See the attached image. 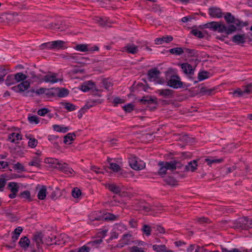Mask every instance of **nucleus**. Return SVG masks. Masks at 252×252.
Returning a JSON list of instances; mask_svg holds the SVG:
<instances>
[{"mask_svg": "<svg viewBox=\"0 0 252 252\" xmlns=\"http://www.w3.org/2000/svg\"><path fill=\"white\" fill-rule=\"evenodd\" d=\"M204 27L215 32L225 33L227 35L230 34L236 31V28L233 25H229L227 27L224 24L218 22L208 23L205 24Z\"/></svg>", "mask_w": 252, "mask_h": 252, "instance_id": "obj_1", "label": "nucleus"}, {"mask_svg": "<svg viewBox=\"0 0 252 252\" xmlns=\"http://www.w3.org/2000/svg\"><path fill=\"white\" fill-rule=\"evenodd\" d=\"M64 58L68 60H72L74 62L81 64L82 66L93 63L94 61V60L88 58L73 55H67L64 57Z\"/></svg>", "mask_w": 252, "mask_h": 252, "instance_id": "obj_2", "label": "nucleus"}, {"mask_svg": "<svg viewBox=\"0 0 252 252\" xmlns=\"http://www.w3.org/2000/svg\"><path fill=\"white\" fill-rule=\"evenodd\" d=\"M224 18L227 24H233L235 27H243L248 25L247 23H244L241 21L239 19L236 18L230 12H226L224 16ZM237 28V27H236Z\"/></svg>", "mask_w": 252, "mask_h": 252, "instance_id": "obj_3", "label": "nucleus"}, {"mask_svg": "<svg viewBox=\"0 0 252 252\" xmlns=\"http://www.w3.org/2000/svg\"><path fill=\"white\" fill-rule=\"evenodd\" d=\"M167 85L174 89H178L183 87V83L180 81L178 76L172 75L167 81Z\"/></svg>", "mask_w": 252, "mask_h": 252, "instance_id": "obj_4", "label": "nucleus"}, {"mask_svg": "<svg viewBox=\"0 0 252 252\" xmlns=\"http://www.w3.org/2000/svg\"><path fill=\"white\" fill-rule=\"evenodd\" d=\"M54 168L59 169L69 176H71L74 172V170L66 163L62 161H60L58 165L54 166Z\"/></svg>", "mask_w": 252, "mask_h": 252, "instance_id": "obj_5", "label": "nucleus"}, {"mask_svg": "<svg viewBox=\"0 0 252 252\" xmlns=\"http://www.w3.org/2000/svg\"><path fill=\"white\" fill-rule=\"evenodd\" d=\"M156 93L165 98H171L173 97L174 91L169 89H159L156 91Z\"/></svg>", "mask_w": 252, "mask_h": 252, "instance_id": "obj_6", "label": "nucleus"}, {"mask_svg": "<svg viewBox=\"0 0 252 252\" xmlns=\"http://www.w3.org/2000/svg\"><path fill=\"white\" fill-rule=\"evenodd\" d=\"M8 188L11 192V193L8 195V197L11 199L15 198L16 194L19 191V187L17 184L15 182H10L8 184Z\"/></svg>", "mask_w": 252, "mask_h": 252, "instance_id": "obj_7", "label": "nucleus"}, {"mask_svg": "<svg viewBox=\"0 0 252 252\" xmlns=\"http://www.w3.org/2000/svg\"><path fill=\"white\" fill-rule=\"evenodd\" d=\"M181 66L183 72L185 74L189 75L190 79H193L191 76L193 75L195 68H193L191 64L188 63H182Z\"/></svg>", "mask_w": 252, "mask_h": 252, "instance_id": "obj_8", "label": "nucleus"}, {"mask_svg": "<svg viewBox=\"0 0 252 252\" xmlns=\"http://www.w3.org/2000/svg\"><path fill=\"white\" fill-rule=\"evenodd\" d=\"M160 73L159 70H158L156 68L151 69L148 71V76L150 80H151L152 79H154V81H158L159 84H162L163 82L161 81H158V75Z\"/></svg>", "mask_w": 252, "mask_h": 252, "instance_id": "obj_9", "label": "nucleus"}, {"mask_svg": "<svg viewBox=\"0 0 252 252\" xmlns=\"http://www.w3.org/2000/svg\"><path fill=\"white\" fill-rule=\"evenodd\" d=\"M123 52H126L131 54H136L138 51V46L133 44H127L122 48Z\"/></svg>", "mask_w": 252, "mask_h": 252, "instance_id": "obj_10", "label": "nucleus"}, {"mask_svg": "<svg viewBox=\"0 0 252 252\" xmlns=\"http://www.w3.org/2000/svg\"><path fill=\"white\" fill-rule=\"evenodd\" d=\"M59 80L57 78V74L54 73L50 72L47 75L44 76L43 78L41 81H44L45 82H49L54 84L59 82Z\"/></svg>", "mask_w": 252, "mask_h": 252, "instance_id": "obj_11", "label": "nucleus"}, {"mask_svg": "<svg viewBox=\"0 0 252 252\" xmlns=\"http://www.w3.org/2000/svg\"><path fill=\"white\" fill-rule=\"evenodd\" d=\"M166 166L167 170H174L177 168H180L182 164L180 162L176 160H172L170 161H165L163 163Z\"/></svg>", "mask_w": 252, "mask_h": 252, "instance_id": "obj_12", "label": "nucleus"}, {"mask_svg": "<svg viewBox=\"0 0 252 252\" xmlns=\"http://www.w3.org/2000/svg\"><path fill=\"white\" fill-rule=\"evenodd\" d=\"M129 163L130 167L134 170H141L145 167L144 163L140 164L138 163L135 157L130 158L129 159Z\"/></svg>", "mask_w": 252, "mask_h": 252, "instance_id": "obj_13", "label": "nucleus"}, {"mask_svg": "<svg viewBox=\"0 0 252 252\" xmlns=\"http://www.w3.org/2000/svg\"><path fill=\"white\" fill-rule=\"evenodd\" d=\"M209 15L213 18H220L222 17V11L220 8L216 7H211L209 9Z\"/></svg>", "mask_w": 252, "mask_h": 252, "instance_id": "obj_14", "label": "nucleus"}, {"mask_svg": "<svg viewBox=\"0 0 252 252\" xmlns=\"http://www.w3.org/2000/svg\"><path fill=\"white\" fill-rule=\"evenodd\" d=\"M139 101L142 104L145 105L157 104V98H153L151 95L144 96L141 99H140Z\"/></svg>", "mask_w": 252, "mask_h": 252, "instance_id": "obj_15", "label": "nucleus"}, {"mask_svg": "<svg viewBox=\"0 0 252 252\" xmlns=\"http://www.w3.org/2000/svg\"><path fill=\"white\" fill-rule=\"evenodd\" d=\"M247 36L245 34H238L232 37V41L238 45H242L246 42Z\"/></svg>", "mask_w": 252, "mask_h": 252, "instance_id": "obj_16", "label": "nucleus"}, {"mask_svg": "<svg viewBox=\"0 0 252 252\" xmlns=\"http://www.w3.org/2000/svg\"><path fill=\"white\" fill-rule=\"evenodd\" d=\"M249 222V218L245 217L242 218H239L234 222L235 227L237 228H246V225Z\"/></svg>", "mask_w": 252, "mask_h": 252, "instance_id": "obj_17", "label": "nucleus"}, {"mask_svg": "<svg viewBox=\"0 0 252 252\" xmlns=\"http://www.w3.org/2000/svg\"><path fill=\"white\" fill-rule=\"evenodd\" d=\"M94 89H95L94 83L92 81H89L85 82L81 86V89L84 92H87L91 90H93Z\"/></svg>", "mask_w": 252, "mask_h": 252, "instance_id": "obj_18", "label": "nucleus"}, {"mask_svg": "<svg viewBox=\"0 0 252 252\" xmlns=\"http://www.w3.org/2000/svg\"><path fill=\"white\" fill-rule=\"evenodd\" d=\"M43 234L41 232H36L33 236V239L36 242V248L38 249L40 248V244H43Z\"/></svg>", "mask_w": 252, "mask_h": 252, "instance_id": "obj_19", "label": "nucleus"}, {"mask_svg": "<svg viewBox=\"0 0 252 252\" xmlns=\"http://www.w3.org/2000/svg\"><path fill=\"white\" fill-rule=\"evenodd\" d=\"M173 37L171 35L163 36L161 38H157L155 40V44L157 45L162 44L164 42L169 43L173 40Z\"/></svg>", "mask_w": 252, "mask_h": 252, "instance_id": "obj_20", "label": "nucleus"}, {"mask_svg": "<svg viewBox=\"0 0 252 252\" xmlns=\"http://www.w3.org/2000/svg\"><path fill=\"white\" fill-rule=\"evenodd\" d=\"M91 221L103 220L102 213L101 212H94L89 216Z\"/></svg>", "mask_w": 252, "mask_h": 252, "instance_id": "obj_21", "label": "nucleus"}, {"mask_svg": "<svg viewBox=\"0 0 252 252\" xmlns=\"http://www.w3.org/2000/svg\"><path fill=\"white\" fill-rule=\"evenodd\" d=\"M197 161L196 160H193L192 161L189 162L188 165L185 166V171H190L191 172H194L197 169Z\"/></svg>", "mask_w": 252, "mask_h": 252, "instance_id": "obj_22", "label": "nucleus"}, {"mask_svg": "<svg viewBox=\"0 0 252 252\" xmlns=\"http://www.w3.org/2000/svg\"><path fill=\"white\" fill-rule=\"evenodd\" d=\"M153 249L157 252H174L172 250H168L164 245H154L153 246Z\"/></svg>", "mask_w": 252, "mask_h": 252, "instance_id": "obj_23", "label": "nucleus"}, {"mask_svg": "<svg viewBox=\"0 0 252 252\" xmlns=\"http://www.w3.org/2000/svg\"><path fill=\"white\" fill-rule=\"evenodd\" d=\"M30 243V240L26 236L22 237L19 242V244L21 247L25 249H27L29 247Z\"/></svg>", "mask_w": 252, "mask_h": 252, "instance_id": "obj_24", "label": "nucleus"}, {"mask_svg": "<svg viewBox=\"0 0 252 252\" xmlns=\"http://www.w3.org/2000/svg\"><path fill=\"white\" fill-rule=\"evenodd\" d=\"M23 231V228L21 227H18L13 232V235L12 236V240L15 243L19 238L21 233Z\"/></svg>", "mask_w": 252, "mask_h": 252, "instance_id": "obj_25", "label": "nucleus"}, {"mask_svg": "<svg viewBox=\"0 0 252 252\" xmlns=\"http://www.w3.org/2000/svg\"><path fill=\"white\" fill-rule=\"evenodd\" d=\"M47 188L45 186H42L38 191L37 197L40 200H44L46 196Z\"/></svg>", "mask_w": 252, "mask_h": 252, "instance_id": "obj_26", "label": "nucleus"}, {"mask_svg": "<svg viewBox=\"0 0 252 252\" xmlns=\"http://www.w3.org/2000/svg\"><path fill=\"white\" fill-rule=\"evenodd\" d=\"M76 136L74 133H68L64 137L63 142L65 144H71L72 142L74 140V137Z\"/></svg>", "mask_w": 252, "mask_h": 252, "instance_id": "obj_27", "label": "nucleus"}, {"mask_svg": "<svg viewBox=\"0 0 252 252\" xmlns=\"http://www.w3.org/2000/svg\"><path fill=\"white\" fill-rule=\"evenodd\" d=\"M65 42L62 40H56L52 41L53 49H62L63 48Z\"/></svg>", "mask_w": 252, "mask_h": 252, "instance_id": "obj_28", "label": "nucleus"}, {"mask_svg": "<svg viewBox=\"0 0 252 252\" xmlns=\"http://www.w3.org/2000/svg\"><path fill=\"white\" fill-rule=\"evenodd\" d=\"M14 77L15 83L20 81H25L27 78V76L22 72H19L15 74L14 75Z\"/></svg>", "mask_w": 252, "mask_h": 252, "instance_id": "obj_29", "label": "nucleus"}, {"mask_svg": "<svg viewBox=\"0 0 252 252\" xmlns=\"http://www.w3.org/2000/svg\"><path fill=\"white\" fill-rule=\"evenodd\" d=\"M103 220H117L119 216H116L114 214L109 213H102Z\"/></svg>", "mask_w": 252, "mask_h": 252, "instance_id": "obj_30", "label": "nucleus"}, {"mask_svg": "<svg viewBox=\"0 0 252 252\" xmlns=\"http://www.w3.org/2000/svg\"><path fill=\"white\" fill-rule=\"evenodd\" d=\"M107 187L110 191L116 194H118L121 191V188L114 184H109L107 186Z\"/></svg>", "mask_w": 252, "mask_h": 252, "instance_id": "obj_31", "label": "nucleus"}, {"mask_svg": "<svg viewBox=\"0 0 252 252\" xmlns=\"http://www.w3.org/2000/svg\"><path fill=\"white\" fill-rule=\"evenodd\" d=\"M164 181L168 185L173 186L177 185V181L171 176L166 177Z\"/></svg>", "mask_w": 252, "mask_h": 252, "instance_id": "obj_32", "label": "nucleus"}, {"mask_svg": "<svg viewBox=\"0 0 252 252\" xmlns=\"http://www.w3.org/2000/svg\"><path fill=\"white\" fill-rule=\"evenodd\" d=\"M9 140L12 143H16V140H21L22 135L19 133H12L8 137Z\"/></svg>", "mask_w": 252, "mask_h": 252, "instance_id": "obj_33", "label": "nucleus"}, {"mask_svg": "<svg viewBox=\"0 0 252 252\" xmlns=\"http://www.w3.org/2000/svg\"><path fill=\"white\" fill-rule=\"evenodd\" d=\"M30 86V83L27 81H23L19 84L18 87L19 88L20 92H23L27 90Z\"/></svg>", "mask_w": 252, "mask_h": 252, "instance_id": "obj_34", "label": "nucleus"}, {"mask_svg": "<svg viewBox=\"0 0 252 252\" xmlns=\"http://www.w3.org/2000/svg\"><path fill=\"white\" fill-rule=\"evenodd\" d=\"M54 130L57 132L65 133L69 130V127L67 126H61L54 125L53 126Z\"/></svg>", "mask_w": 252, "mask_h": 252, "instance_id": "obj_35", "label": "nucleus"}, {"mask_svg": "<svg viewBox=\"0 0 252 252\" xmlns=\"http://www.w3.org/2000/svg\"><path fill=\"white\" fill-rule=\"evenodd\" d=\"M169 52L171 54H174L176 55H181L184 52V48L181 47H177L170 49Z\"/></svg>", "mask_w": 252, "mask_h": 252, "instance_id": "obj_36", "label": "nucleus"}, {"mask_svg": "<svg viewBox=\"0 0 252 252\" xmlns=\"http://www.w3.org/2000/svg\"><path fill=\"white\" fill-rule=\"evenodd\" d=\"M163 163H164V161H160L158 163V165L160 167L158 170V174L160 175H165L166 174L167 169L166 165L164 164Z\"/></svg>", "mask_w": 252, "mask_h": 252, "instance_id": "obj_37", "label": "nucleus"}, {"mask_svg": "<svg viewBox=\"0 0 252 252\" xmlns=\"http://www.w3.org/2000/svg\"><path fill=\"white\" fill-rule=\"evenodd\" d=\"M74 49L81 52H87L89 51L88 45L85 44H78L74 47Z\"/></svg>", "mask_w": 252, "mask_h": 252, "instance_id": "obj_38", "label": "nucleus"}, {"mask_svg": "<svg viewBox=\"0 0 252 252\" xmlns=\"http://www.w3.org/2000/svg\"><path fill=\"white\" fill-rule=\"evenodd\" d=\"M93 106V105H91L89 104H86L83 107H82L79 111V114L78 115V117L79 119H80L82 117L83 114H84L87 110L90 109V108L92 107Z\"/></svg>", "mask_w": 252, "mask_h": 252, "instance_id": "obj_39", "label": "nucleus"}, {"mask_svg": "<svg viewBox=\"0 0 252 252\" xmlns=\"http://www.w3.org/2000/svg\"><path fill=\"white\" fill-rule=\"evenodd\" d=\"M60 161L57 158H46L45 159V162L47 163L51 164L53 167L55 165H58Z\"/></svg>", "mask_w": 252, "mask_h": 252, "instance_id": "obj_40", "label": "nucleus"}, {"mask_svg": "<svg viewBox=\"0 0 252 252\" xmlns=\"http://www.w3.org/2000/svg\"><path fill=\"white\" fill-rule=\"evenodd\" d=\"M41 161V160L39 158L37 157H34L31 162H29V165L34 166L38 167L40 165Z\"/></svg>", "mask_w": 252, "mask_h": 252, "instance_id": "obj_41", "label": "nucleus"}, {"mask_svg": "<svg viewBox=\"0 0 252 252\" xmlns=\"http://www.w3.org/2000/svg\"><path fill=\"white\" fill-rule=\"evenodd\" d=\"M61 104L69 111H72L75 109V106L69 102H61Z\"/></svg>", "mask_w": 252, "mask_h": 252, "instance_id": "obj_42", "label": "nucleus"}, {"mask_svg": "<svg viewBox=\"0 0 252 252\" xmlns=\"http://www.w3.org/2000/svg\"><path fill=\"white\" fill-rule=\"evenodd\" d=\"M184 50V52L187 53L189 57H196L197 56V52L194 49L185 48Z\"/></svg>", "mask_w": 252, "mask_h": 252, "instance_id": "obj_43", "label": "nucleus"}, {"mask_svg": "<svg viewBox=\"0 0 252 252\" xmlns=\"http://www.w3.org/2000/svg\"><path fill=\"white\" fill-rule=\"evenodd\" d=\"M109 168L115 172H118L121 170V167L116 163H110Z\"/></svg>", "mask_w": 252, "mask_h": 252, "instance_id": "obj_44", "label": "nucleus"}, {"mask_svg": "<svg viewBox=\"0 0 252 252\" xmlns=\"http://www.w3.org/2000/svg\"><path fill=\"white\" fill-rule=\"evenodd\" d=\"M209 73L207 71H201L199 72L198 75V81H202L204 79H207L209 77Z\"/></svg>", "mask_w": 252, "mask_h": 252, "instance_id": "obj_45", "label": "nucleus"}, {"mask_svg": "<svg viewBox=\"0 0 252 252\" xmlns=\"http://www.w3.org/2000/svg\"><path fill=\"white\" fill-rule=\"evenodd\" d=\"M215 91V89H207L206 87H202L200 89V92L204 94L211 95L212 92Z\"/></svg>", "mask_w": 252, "mask_h": 252, "instance_id": "obj_46", "label": "nucleus"}, {"mask_svg": "<svg viewBox=\"0 0 252 252\" xmlns=\"http://www.w3.org/2000/svg\"><path fill=\"white\" fill-rule=\"evenodd\" d=\"M5 83L7 86H10L12 84H15L14 75H8L7 76L6 79L5 80Z\"/></svg>", "mask_w": 252, "mask_h": 252, "instance_id": "obj_47", "label": "nucleus"}, {"mask_svg": "<svg viewBox=\"0 0 252 252\" xmlns=\"http://www.w3.org/2000/svg\"><path fill=\"white\" fill-rule=\"evenodd\" d=\"M69 94V91L67 89L65 88H62L60 89L59 92L58 93V95L60 97H63L67 96Z\"/></svg>", "mask_w": 252, "mask_h": 252, "instance_id": "obj_48", "label": "nucleus"}, {"mask_svg": "<svg viewBox=\"0 0 252 252\" xmlns=\"http://www.w3.org/2000/svg\"><path fill=\"white\" fill-rule=\"evenodd\" d=\"M28 120L31 124H38L39 123L38 117L35 115L29 116Z\"/></svg>", "mask_w": 252, "mask_h": 252, "instance_id": "obj_49", "label": "nucleus"}, {"mask_svg": "<svg viewBox=\"0 0 252 252\" xmlns=\"http://www.w3.org/2000/svg\"><path fill=\"white\" fill-rule=\"evenodd\" d=\"M191 33L194 36H195L198 38H203L204 36L203 33L201 31H200L197 29H193L191 31Z\"/></svg>", "mask_w": 252, "mask_h": 252, "instance_id": "obj_50", "label": "nucleus"}, {"mask_svg": "<svg viewBox=\"0 0 252 252\" xmlns=\"http://www.w3.org/2000/svg\"><path fill=\"white\" fill-rule=\"evenodd\" d=\"M223 159L222 158L220 159H210L206 158L205 161L207 162L208 165H211L214 163H220L221 162Z\"/></svg>", "mask_w": 252, "mask_h": 252, "instance_id": "obj_51", "label": "nucleus"}, {"mask_svg": "<svg viewBox=\"0 0 252 252\" xmlns=\"http://www.w3.org/2000/svg\"><path fill=\"white\" fill-rule=\"evenodd\" d=\"M244 90L243 92H244L245 94H250L252 93V84L249 83L247 85L244 86Z\"/></svg>", "mask_w": 252, "mask_h": 252, "instance_id": "obj_52", "label": "nucleus"}, {"mask_svg": "<svg viewBox=\"0 0 252 252\" xmlns=\"http://www.w3.org/2000/svg\"><path fill=\"white\" fill-rule=\"evenodd\" d=\"M40 47L41 50L45 49H53L52 41L43 43L40 46Z\"/></svg>", "mask_w": 252, "mask_h": 252, "instance_id": "obj_53", "label": "nucleus"}, {"mask_svg": "<svg viewBox=\"0 0 252 252\" xmlns=\"http://www.w3.org/2000/svg\"><path fill=\"white\" fill-rule=\"evenodd\" d=\"M38 143V141L37 139L34 138H30L29 141L28 142L29 146L31 148L35 147Z\"/></svg>", "mask_w": 252, "mask_h": 252, "instance_id": "obj_54", "label": "nucleus"}, {"mask_svg": "<svg viewBox=\"0 0 252 252\" xmlns=\"http://www.w3.org/2000/svg\"><path fill=\"white\" fill-rule=\"evenodd\" d=\"M19 196L21 198L29 199L30 201L31 200L30 199L31 193L29 190H25L21 192L19 194Z\"/></svg>", "mask_w": 252, "mask_h": 252, "instance_id": "obj_55", "label": "nucleus"}, {"mask_svg": "<svg viewBox=\"0 0 252 252\" xmlns=\"http://www.w3.org/2000/svg\"><path fill=\"white\" fill-rule=\"evenodd\" d=\"M142 230L147 236L151 235V228L149 225L147 224L144 225Z\"/></svg>", "mask_w": 252, "mask_h": 252, "instance_id": "obj_56", "label": "nucleus"}, {"mask_svg": "<svg viewBox=\"0 0 252 252\" xmlns=\"http://www.w3.org/2000/svg\"><path fill=\"white\" fill-rule=\"evenodd\" d=\"M7 74V70L4 67L0 66V81L4 80L3 78Z\"/></svg>", "mask_w": 252, "mask_h": 252, "instance_id": "obj_57", "label": "nucleus"}, {"mask_svg": "<svg viewBox=\"0 0 252 252\" xmlns=\"http://www.w3.org/2000/svg\"><path fill=\"white\" fill-rule=\"evenodd\" d=\"M81 194V190L77 188H74L72 190V195L74 198H78Z\"/></svg>", "mask_w": 252, "mask_h": 252, "instance_id": "obj_58", "label": "nucleus"}, {"mask_svg": "<svg viewBox=\"0 0 252 252\" xmlns=\"http://www.w3.org/2000/svg\"><path fill=\"white\" fill-rule=\"evenodd\" d=\"M15 170H19L20 171H25V169L24 166L20 162H17L13 166Z\"/></svg>", "mask_w": 252, "mask_h": 252, "instance_id": "obj_59", "label": "nucleus"}, {"mask_svg": "<svg viewBox=\"0 0 252 252\" xmlns=\"http://www.w3.org/2000/svg\"><path fill=\"white\" fill-rule=\"evenodd\" d=\"M134 106L131 103H129L123 107L124 110L126 112H130L133 110Z\"/></svg>", "mask_w": 252, "mask_h": 252, "instance_id": "obj_60", "label": "nucleus"}, {"mask_svg": "<svg viewBox=\"0 0 252 252\" xmlns=\"http://www.w3.org/2000/svg\"><path fill=\"white\" fill-rule=\"evenodd\" d=\"M49 110L46 108H41L37 111V114L39 116H44L49 112Z\"/></svg>", "mask_w": 252, "mask_h": 252, "instance_id": "obj_61", "label": "nucleus"}, {"mask_svg": "<svg viewBox=\"0 0 252 252\" xmlns=\"http://www.w3.org/2000/svg\"><path fill=\"white\" fill-rule=\"evenodd\" d=\"M56 238L55 236H49L47 238H46V242L48 243H50V245H52L53 244L56 245H60L59 243H57L56 241L53 243V240Z\"/></svg>", "mask_w": 252, "mask_h": 252, "instance_id": "obj_62", "label": "nucleus"}, {"mask_svg": "<svg viewBox=\"0 0 252 252\" xmlns=\"http://www.w3.org/2000/svg\"><path fill=\"white\" fill-rule=\"evenodd\" d=\"M102 83L104 88L108 90L112 87V83L106 79L103 80Z\"/></svg>", "mask_w": 252, "mask_h": 252, "instance_id": "obj_63", "label": "nucleus"}, {"mask_svg": "<svg viewBox=\"0 0 252 252\" xmlns=\"http://www.w3.org/2000/svg\"><path fill=\"white\" fill-rule=\"evenodd\" d=\"M130 252H145L142 248H139L137 246H134L131 248Z\"/></svg>", "mask_w": 252, "mask_h": 252, "instance_id": "obj_64", "label": "nucleus"}]
</instances>
